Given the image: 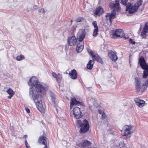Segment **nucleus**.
I'll use <instances>...</instances> for the list:
<instances>
[{
  "mask_svg": "<svg viewBox=\"0 0 148 148\" xmlns=\"http://www.w3.org/2000/svg\"><path fill=\"white\" fill-rule=\"evenodd\" d=\"M28 84L30 86H35L34 89L30 88L29 91L30 96L37 94L45 95L46 91L45 88L41 84L38 83V79L36 77H31L29 79Z\"/></svg>",
  "mask_w": 148,
  "mask_h": 148,
  "instance_id": "obj_1",
  "label": "nucleus"
},
{
  "mask_svg": "<svg viewBox=\"0 0 148 148\" xmlns=\"http://www.w3.org/2000/svg\"><path fill=\"white\" fill-rule=\"evenodd\" d=\"M119 1H121V3L126 7L128 4L127 0H115L116 3H110L109 5V7L112 9H113V11L110 13H108L105 16L106 19H108L111 23H112V20L116 18V11H118L119 10L120 7L119 5Z\"/></svg>",
  "mask_w": 148,
  "mask_h": 148,
  "instance_id": "obj_2",
  "label": "nucleus"
},
{
  "mask_svg": "<svg viewBox=\"0 0 148 148\" xmlns=\"http://www.w3.org/2000/svg\"><path fill=\"white\" fill-rule=\"evenodd\" d=\"M44 95L42 94H37L30 96L36 105L38 109L41 113H44L45 111V106L43 105L41 99L42 96Z\"/></svg>",
  "mask_w": 148,
  "mask_h": 148,
  "instance_id": "obj_3",
  "label": "nucleus"
},
{
  "mask_svg": "<svg viewBox=\"0 0 148 148\" xmlns=\"http://www.w3.org/2000/svg\"><path fill=\"white\" fill-rule=\"evenodd\" d=\"M142 4L141 1H137L133 5L131 3H128V4L127 5L126 11H128L129 14H132L136 12L139 7Z\"/></svg>",
  "mask_w": 148,
  "mask_h": 148,
  "instance_id": "obj_4",
  "label": "nucleus"
},
{
  "mask_svg": "<svg viewBox=\"0 0 148 148\" xmlns=\"http://www.w3.org/2000/svg\"><path fill=\"white\" fill-rule=\"evenodd\" d=\"M77 122V123L80 125V126L81 127L80 132L81 133H84L89 130L90 126L88 121L85 119L81 123V120H78Z\"/></svg>",
  "mask_w": 148,
  "mask_h": 148,
  "instance_id": "obj_5",
  "label": "nucleus"
},
{
  "mask_svg": "<svg viewBox=\"0 0 148 148\" xmlns=\"http://www.w3.org/2000/svg\"><path fill=\"white\" fill-rule=\"evenodd\" d=\"M134 127L131 125H125L121 131V134L123 136H127L131 134L134 131L133 129Z\"/></svg>",
  "mask_w": 148,
  "mask_h": 148,
  "instance_id": "obj_6",
  "label": "nucleus"
},
{
  "mask_svg": "<svg viewBox=\"0 0 148 148\" xmlns=\"http://www.w3.org/2000/svg\"><path fill=\"white\" fill-rule=\"evenodd\" d=\"M111 38H117L120 37L121 38L123 37L125 39L128 38V37H125V35L122 30L121 29H118L116 30L114 32L110 35Z\"/></svg>",
  "mask_w": 148,
  "mask_h": 148,
  "instance_id": "obj_7",
  "label": "nucleus"
},
{
  "mask_svg": "<svg viewBox=\"0 0 148 148\" xmlns=\"http://www.w3.org/2000/svg\"><path fill=\"white\" fill-rule=\"evenodd\" d=\"M70 114L71 115H73L74 118L76 119L80 118L82 116V113L80 109L77 107L74 108Z\"/></svg>",
  "mask_w": 148,
  "mask_h": 148,
  "instance_id": "obj_8",
  "label": "nucleus"
},
{
  "mask_svg": "<svg viewBox=\"0 0 148 148\" xmlns=\"http://www.w3.org/2000/svg\"><path fill=\"white\" fill-rule=\"evenodd\" d=\"M86 36V32L85 29H82L79 31L77 35V37L79 42H83V40Z\"/></svg>",
  "mask_w": 148,
  "mask_h": 148,
  "instance_id": "obj_9",
  "label": "nucleus"
},
{
  "mask_svg": "<svg viewBox=\"0 0 148 148\" xmlns=\"http://www.w3.org/2000/svg\"><path fill=\"white\" fill-rule=\"evenodd\" d=\"M38 141L42 145H49V142L48 138L45 136L44 134L40 137Z\"/></svg>",
  "mask_w": 148,
  "mask_h": 148,
  "instance_id": "obj_10",
  "label": "nucleus"
},
{
  "mask_svg": "<svg viewBox=\"0 0 148 148\" xmlns=\"http://www.w3.org/2000/svg\"><path fill=\"white\" fill-rule=\"evenodd\" d=\"M68 42L70 46H75L77 42V39L74 36H70L68 38Z\"/></svg>",
  "mask_w": 148,
  "mask_h": 148,
  "instance_id": "obj_11",
  "label": "nucleus"
},
{
  "mask_svg": "<svg viewBox=\"0 0 148 148\" xmlns=\"http://www.w3.org/2000/svg\"><path fill=\"white\" fill-rule=\"evenodd\" d=\"M78 105L83 106L84 105V103L82 102L77 101L75 98L73 97L71 98L70 107V109H72L74 105L77 106Z\"/></svg>",
  "mask_w": 148,
  "mask_h": 148,
  "instance_id": "obj_12",
  "label": "nucleus"
},
{
  "mask_svg": "<svg viewBox=\"0 0 148 148\" xmlns=\"http://www.w3.org/2000/svg\"><path fill=\"white\" fill-rule=\"evenodd\" d=\"M108 55L110 59L113 62L116 61L118 59V58L116 54L112 51H109Z\"/></svg>",
  "mask_w": 148,
  "mask_h": 148,
  "instance_id": "obj_13",
  "label": "nucleus"
},
{
  "mask_svg": "<svg viewBox=\"0 0 148 148\" xmlns=\"http://www.w3.org/2000/svg\"><path fill=\"white\" fill-rule=\"evenodd\" d=\"M92 25L95 28L93 32L92 35L94 37H95L97 36L99 32L98 27L97 26L96 21H93L92 23Z\"/></svg>",
  "mask_w": 148,
  "mask_h": 148,
  "instance_id": "obj_14",
  "label": "nucleus"
},
{
  "mask_svg": "<svg viewBox=\"0 0 148 148\" xmlns=\"http://www.w3.org/2000/svg\"><path fill=\"white\" fill-rule=\"evenodd\" d=\"M135 79V89L137 92L141 91V87L140 85V79L138 77H136Z\"/></svg>",
  "mask_w": 148,
  "mask_h": 148,
  "instance_id": "obj_15",
  "label": "nucleus"
},
{
  "mask_svg": "<svg viewBox=\"0 0 148 148\" xmlns=\"http://www.w3.org/2000/svg\"><path fill=\"white\" fill-rule=\"evenodd\" d=\"M69 75L70 78L73 79H75L77 78V73L76 71L73 69L69 73Z\"/></svg>",
  "mask_w": 148,
  "mask_h": 148,
  "instance_id": "obj_16",
  "label": "nucleus"
},
{
  "mask_svg": "<svg viewBox=\"0 0 148 148\" xmlns=\"http://www.w3.org/2000/svg\"><path fill=\"white\" fill-rule=\"evenodd\" d=\"M134 100L137 105L140 108L143 107L145 104V101H144L140 100L138 98H135Z\"/></svg>",
  "mask_w": 148,
  "mask_h": 148,
  "instance_id": "obj_17",
  "label": "nucleus"
},
{
  "mask_svg": "<svg viewBox=\"0 0 148 148\" xmlns=\"http://www.w3.org/2000/svg\"><path fill=\"white\" fill-rule=\"evenodd\" d=\"M94 13L96 15L99 16L103 13V9L101 7L99 6L96 8Z\"/></svg>",
  "mask_w": 148,
  "mask_h": 148,
  "instance_id": "obj_18",
  "label": "nucleus"
},
{
  "mask_svg": "<svg viewBox=\"0 0 148 148\" xmlns=\"http://www.w3.org/2000/svg\"><path fill=\"white\" fill-rule=\"evenodd\" d=\"M84 48V42H79L78 43L77 46L76 48V50L78 52H81Z\"/></svg>",
  "mask_w": 148,
  "mask_h": 148,
  "instance_id": "obj_19",
  "label": "nucleus"
},
{
  "mask_svg": "<svg viewBox=\"0 0 148 148\" xmlns=\"http://www.w3.org/2000/svg\"><path fill=\"white\" fill-rule=\"evenodd\" d=\"M139 62L140 65L143 69L148 65L146 64L145 61L143 58H141L139 59Z\"/></svg>",
  "mask_w": 148,
  "mask_h": 148,
  "instance_id": "obj_20",
  "label": "nucleus"
},
{
  "mask_svg": "<svg viewBox=\"0 0 148 148\" xmlns=\"http://www.w3.org/2000/svg\"><path fill=\"white\" fill-rule=\"evenodd\" d=\"M91 144L90 142L88 141L87 140H85L83 142L81 143L79 145L82 147L84 148L89 145H90Z\"/></svg>",
  "mask_w": 148,
  "mask_h": 148,
  "instance_id": "obj_21",
  "label": "nucleus"
},
{
  "mask_svg": "<svg viewBox=\"0 0 148 148\" xmlns=\"http://www.w3.org/2000/svg\"><path fill=\"white\" fill-rule=\"evenodd\" d=\"M7 92L9 95V96L8 97V99H11L15 94L14 92L11 88H9L7 91Z\"/></svg>",
  "mask_w": 148,
  "mask_h": 148,
  "instance_id": "obj_22",
  "label": "nucleus"
},
{
  "mask_svg": "<svg viewBox=\"0 0 148 148\" xmlns=\"http://www.w3.org/2000/svg\"><path fill=\"white\" fill-rule=\"evenodd\" d=\"M95 63L94 60H90L87 65V68L88 69L91 70L93 67V65Z\"/></svg>",
  "mask_w": 148,
  "mask_h": 148,
  "instance_id": "obj_23",
  "label": "nucleus"
},
{
  "mask_svg": "<svg viewBox=\"0 0 148 148\" xmlns=\"http://www.w3.org/2000/svg\"><path fill=\"white\" fill-rule=\"evenodd\" d=\"M92 58L94 60H95L101 63H103V61L102 58L99 56H96L95 55H93Z\"/></svg>",
  "mask_w": 148,
  "mask_h": 148,
  "instance_id": "obj_24",
  "label": "nucleus"
},
{
  "mask_svg": "<svg viewBox=\"0 0 148 148\" xmlns=\"http://www.w3.org/2000/svg\"><path fill=\"white\" fill-rule=\"evenodd\" d=\"M145 71H143V78H146L148 76V65L144 69Z\"/></svg>",
  "mask_w": 148,
  "mask_h": 148,
  "instance_id": "obj_25",
  "label": "nucleus"
},
{
  "mask_svg": "<svg viewBox=\"0 0 148 148\" xmlns=\"http://www.w3.org/2000/svg\"><path fill=\"white\" fill-rule=\"evenodd\" d=\"M56 80L58 83H60L62 80V76L60 73H58L57 75V76L56 77Z\"/></svg>",
  "mask_w": 148,
  "mask_h": 148,
  "instance_id": "obj_26",
  "label": "nucleus"
},
{
  "mask_svg": "<svg viewBox=\"0 0 148 148\" xmlns=\"http://www.w3.org/2000/svg\"><path fill=\"white\" fill-rule=\"evenodd\" d=\"M50 97L51 98V99L52 102L54 104H55L56 103V96L55 95L53 94H51L50 95Z\"/></svg>",
  "mask_w": 148,
  "mask_h": 148,
  "instance_id": "obj_27",
  "label": "nucleus"
},
{
  "mask_svg": "<svg viewBox=\"0 0 148 148\" xmlns=\"http://www.w3.org/2000/svg\"><path fill=\"white\" fill-rule=\"evenodd\" d=\"M86 21L85 19L83 17H79L76 18L75 21L76 22H79Z\"/></svg>",
  "mask_w": 148,
  "mask_h": 148,
  "instance_id": "obj_28",
  "label": "nucleus"
},
{
  "mask_svg": "<svg viewBox=\"0 0 148 148\" xmlns=\"http://www.w3.org/2000/svg\"><path fill=\"white\" fill-rule=\"evenodd\" d=\"M148 86H146L144 85V83L141 86V93H143L147 90Z\"/></svg>",
  "mask_w": 148,
  "mask_h": 148,
  "instance_id": "obj_29",
  "label": "nucleus"
},
{
  "mask_svg": "<svg viewBox=\"0 0 148 148\" xmlns=\"http://www.w3.org/2000/svg\"><path fill=\"white\" fill-rule=\"evenodd\" d=\"M148 31L147 30H145L144 29H143L142 32L141 33V35L143 38H145L146 36V33H147Z\"/></svg>",
  "mask_w": 148,
  "mask_h": 148,
  "instance_id": "obj_30",
  "label": "nucleus"
},
{
  "mask_svg": "<svg viewBox=\"0 0 148 148\" xmlns=\"http://www.w3.org/2000/svg\"><path fill=\"white\" fill-rule=\"evenodd\" d=\"M25 58L24 56L22 55H21L17 56L16 57V60L18 61H20L23 60Z\"/></svg>",
  "mask_w": 148,
  "mask_h": 148,
  "instance_id": "obj_31",
  "label": "nucleus"
},
{
  "mask_svg": "<svg viewBox=\"0 0 148 148\" xmlns=\"http://www.w3.org/2000/svg\"><path fill=\"white\" fill-rule=\"evenodd\" d=\"M87 51L89 54L92 56V57L93 55H95L94 54V53L91 49H88Z\"/></svg>",
  "mask_w": 148,
  "mask_h": 148,
  "instance_id": "obj_32",
  "label": "nucleus"
},
{
  "mask_svg": "<svg viewBox=\"0 0 148 148\" xmlns=\"http://www.w3.org/2000/svg\"><path fill=\"white\" fill-rule=\"evenodd\" d=\"M143 29H144L145 30H147V31H148V22H146L145 23V25L144 26Z\"/></svg>",
  "mask_w": 148,
  "mask_h": 148,
  "instance_id": "obj_33",
  "label": "nucleus"
},
{
  "mask_svg": "<svg viewBox=\"0 0 148 148\" xmlns=\"http://www.w3.org/2000/svg\"><path fill=\"white\" fill-rule=\"evenodd\" d=\"M129 42L130 44H132L133 45H135L136 43V42L134 41H133V40L132 38H130L129 39Z\"/></svg>",
  "mask_w": 148,
  "mask_h": 148,
  "instance_id": "obj_34",
  "label": "nucleus"
},
{
  "mask_svg": "<svg viewBox=\"0 0 148 148\" xmlns=\"http://www.w3.org/2000/svg\"><path fill=\"white\" fill-rule=\"evenodd\" d=\"M121 143H122L119 144L120 147L118 148H123V147L125 146V144L123 142H121Z\"/></svg>",
  "mask_w": 148,
  "mask_h": 148,
  "instance_id": "obj_35",
  "label": "nucleus"
},
{
  "mask_svg": "<svg viewBox=\"0 0 148 148\" xmlns=\"http://www.w3.org/2000/svg\"><path fill=\"white\" fill-rule=\"evenodd\" d=\"M101 116L102 119H105L106 117V115L104 112H103V113H102Z\"/></svg>",
  "mask_w": 148,
  "mask_h": 148,
  "instance_id": "obj_36",
  "label": "nucleus"
},
{
  "mask_svg": "<svg viewBox=\"0 0 148 148\" xmlns=\"http://www.w3.org/2000/svg\"><path fill=\"white\" fill-rule=\"evenodd\" d=\"M52 76L54 78H56V77L57 76V75L55 73V72H52Z\"/></svg>",
  "mask_w": 148,
  "mask_h": 148,
  "instance_id": "obj_37",
  "label": "nucleus"
},
{
  "mask_svg": "<svg viewBox=\"0 0 148 148\" xmlns=\"http://www.w3.org/2000/svg\"><path fill=\"white\" fill-rule=\"evenodd\" d=\"M144 85L148 87V79L144 83Z\"/></svg>",
  "mask_w": 148,
  "mask_h": 148,
  "instance_id": "obj_38",
  "label": "nucleus"
},
{
  "mask_svg": "<svg viewBox=\"0 0 148 148\" xmlns=\"http://www.w3.org/2000/svg\"><path fill=\"white\" fill-rule=\"evenodd\" d=\"M25 109L27 113H30V111L29 109L28 108H25Z\"/></svg>",
  "mask_w": 148,
  "mask_h": 148,
  "instance_id": "obj_39",
  "label": "nucleus"
},
{
  "mask_svg": "<svg viewBox=\"0 0 148 148\" xmlns=\"http://www.w3.org/2000/svg\"><path fill=\"white\" fill-rule=\"evenodd\" d=\"M41 10L42 11L41 12H42V13H45V11L44 8L41 9Z\"/></svg>",
  "mask_w": 148,
  "mask_h": 148,
  "instance_id": "obj_40",
  "label": "nucleus"
},
{
  "mask_svg": "<svg viewBox=\"0 0 148 148\" xmlns=\"http://www.w3.org/2000/svg\"><path fill=\"white\" fill-rule=\"evenodd\" d=\"M49 146V145H44V147L43 148H48Z\"/></svg>",
  "mask_w": 148,
  "mask_h": 148,
  "instance_id": "obj_41",
  "label": "nucleus"
},
{
  "mask_svg": "<svg viewBox=\"0 0 148 148\" xmlns=\"http://www.w3.org/2000/svg\"><path fill=\"white\" fill-rule=\"evenodd\" d=\"M25 144L26 146V147H27V146L28 145V143H27L26 140H25Z\"/></svg>",
  "mask_w": 148,
  "mask_h": 148,
  "instance_id": "obj_42",
  "label": "nucleus"
},
{
  "mask_svg": "<svg viewBox=\"0 0 148 148\" xmlns=\"http://www.w3.org/2000/svg\"><path fill=\"white\" fill-rule=\"evenodd\" d=\"M102 110H99V114H101L102 113Z\"/></svg>",
  "mask_w": 148,
  "mask_h": 148,
  "instance_id": "obj_43",
  "label": "nucleus"
},
{
  "mask_svg": "<svg viewBox=\"0 0 148 148\" xmlns=\"http://www.w3.org/2000/svg\"><path fill=\"white\" fill-rule=\"evenodd\" d=\"M23 137L25 138H27V135H25Z\"/></svg>",
  "mask_w": 148,
  "mask_h": 148,
  "instance_id": "obj_44",
  "label": "nucleus"
},
{
  "mask_svg": "<svg viewBox=\"0 0 148 148\" xmlns=\"http://www.w3.org/2000/svg\"><path fill=\"white\" fill-rule=\"evenodd\" d=\"M41 9L39 10H38V12H39V13H40L41 12Z\"/></svg>",
  "mask_w": 148,
  "mask_h": 148,
  "instance_id": "obj_45",
  "label": "nucleus"
},
{
  "mask_svg": "<svg viewBox=\"0 0 148 148\" xmlns=\"http://www.w3.org/2000/svg\"><path fill=\"white\" fill-rule=\"evenodd\" d=\"M26 147L27 148H29V146H28V145L27 146V147Z\"/></svg>",
  "mask_w": 148,
  "mask_h": 148,
  "instance_id": "obj_46",
  "label": "nucleus"
},
{
  "mask_svg": "<svg viewBox=\"0 0 148 148\" xmlns=\"http://www.w3.org/2000/svg\"><path fill=\"white\" fill-rule=\"evenodd\" d=\"M71 23H72V22H73V21H72V20H71Z\"/></svg>",
  "mask_w": 148,
  "mask_h": 148,
  "instance_id": "obj_47",
  "label": "nucleus"
}]
</instances>
